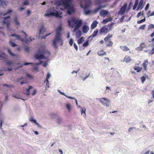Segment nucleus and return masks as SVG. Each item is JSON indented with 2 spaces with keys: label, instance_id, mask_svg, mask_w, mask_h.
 <instances>
[{
  "label": "nucleus",
  "instance_id": "1",
  "mask_svg": "<svg viewBox=\"0 0 154 154\" xmlns=\"http://www.w3.org/2000/svg\"><path fill=\"white\" fill-rule=\"evenodd\" d=\"M61 28L60 27L56 31V35L52 42V45L55 49L57 48V44L59 42H62V45L63 44L62 38H61Z\"/></svg>",
  "mask_w": 154,
  "mask_h": 154
},
{
  "label": "nucleus",
  "instance_id": "2",
  "mask_svg": "<svg viewBox=\"0 0 154 154\" xmlns=\"http://www.w3.org/2000/svg\"><path fill=\"white\" fill-rule=\"evenodd\" d=\"M68 22L69 26L72 27H73L74 24H75L74 27L75 30L79 29L82 24V21L81 20H77L73 18H72L71 20H68Z\"/></svg>",
  "mask_w": 154,
  "mask_h": 154
},
{
  "label": "nucleus",
  "instance_id": "3",
  "mask_svg": "<svg viewBox=\"0 0 154 154\" xmlns=\"http://www.w3.org/2000/svg\"><path fill=\"white\" fill-rule=\"evenodd\" d=\"M47 50H45L44 48L42 47L39 49L38 51V53H40L42 54L39 55L38 54L35 55V57L38 59H43L45 58V57L43 55L46 53Z\"/></svg>",
  "mask_w": 154,
  "mask_h": 154
},
{
  "label": "nucleus",
  "instance_id": "4",
  "mask_svg": "<svg viewBox=\"0 0 154 154\" xmlns=\"http://www.w3.org/2000/svg\"><path fill=\"white\" fill-rule=\"evenodd\" d=\"M72 1V0H61L58 2V4L63 6L65 8H66L70 7V4Z\"/></svg>",
  "mask_w": 154,
  "mask_h": 154
},
{
  "label": "nucleus",
  "instance_id": "5",
  "mask_svg": "<svg viewBox=\"0 0 154 154\" xmlns=\"http://www.w3.org/2000/svg\"><path fill=\"white\" fill-rule=\"evenodd\" d=\"M113 36L112 35L108 34L107 36L104 38L105 42L106 43V46L108 47H111L113 45V42L110 41V39Z\"/></svg>",
  "mask_w": 154,
  "mask_h": 154
},
{
  "label": "nucleus",
  "instance_id": "6",
  "mask_svg": "<svg viewBox=\"0 0 154 154\" xmlns=\"http://www.w3.org/2000/svg\"><path fill=\"white\" fill-rule=\"evenodd\" d=\"M111 30V29L109 28L108 29V27L106 26H104L100 28L99 30L100 34H103L104 35L106 34L109 31Z\"/></svg>",
  "mask_w": 154,
  "mask_h": 154
},
{
  "label": "nucleus",
  "instance_id": "7",
  "mask_svg": "<svg viewBox=\"0 0 154 154\" xmlns=\"http://www.w3.org/2000/svg\"><path fill=\"white\" fill-rule=\"evenodd\" d=\"M4 20L2 21V24H6L7 27L9 26L11 22V17L10 16L7 17H4Z\"/></svg>",
  "mask_w": 154,
  "mask_h": 154
},
{
  "label": "nucleus",
  "instance_id": "8",
  "mask_svg": "<svg viewBox=\"0 0 154 154\" xmlns=\"http://www.w3.org/2000/svg\"><path fill=\"white\" fill-rule=\"evenodd\" d=\"M45 16H55L57 17H62L61 16H60V14L58 11H56L55 12H51L50 13L46 14H45Z\"/></svg>",
  "mask_w": 154,
  "mask_h": 154
},
{
  "label": "nucleus",
  "instance_id": "9",
  "mask_svg": "<svg viewBox=\"0 0 154 154\" xmlns=\"http://www.w3.org/2000/svg\"><path fill=\"white\" fill-rule=\"evenodd\" d=\"M100 102L103 105H105L107 106H109L108 103L110 101L108 99L104 98H102L100 99Z\"/></svg>",
  "mask_w": 154,
  "mask_h": 154
},
{
  "label": "nucleus",
  "instance_id": "10",
  "mask_svg": "<svg viewBox=\"0 0 154 154\" xmlns=\"http://www.w3.org/2000/svg\"><path fill=\"white\" fill-rule=\"evenodd\" d=\"M127 4H125L121 8L119 11V13L121 15L123 14L125 12L127 7Z\"/></svg>",
  "mask_w": 154,
  "mask_h": 154
},
{
  "label": "nucleus",
  "instance_id": "11",
  "mask_svg": "<svg viewBox=\"0 0 154 154\" xmlns=\"http://www.w3.org/2000/svg\"><path fill=\"white\" fill-rule=\"evenodd\" d=\"M11 36H15V37L17 39L20 40L22 42H23L24 41L27 43L28 42V40L27 39L26 37H25V40H24L23 39H21V37L19 35H16V34H12Z\"/></svg>",
  "mask_w": 154,
  "mask_h": 154
},
{
  "label": "nucleus",
  "instance_id": "12",
  "mask_svg": "<svg viewBox=\"0 0 154 154\" xmlns=\"http://www.w3.org/2000/svg\"><path fill=\"white\" fill-rule=\"evenodd\" d=\"M143 0H141L139 3V4L137 8V10L138 11L139 9H142L144 7L143 4Z\"/></svg>",
  "mask_w": 154,
  "mask_h": 154
},
{
  "label": "nucleus",
  "instance_id": "13",
  "mask_svg": "<svg viewBox=\"0 0 154 154\" xmlns=\"http://www.w3.org/2000/svg\"><path fill=\"white\" fill-rule=\"evenodd\" d=\"M148 63V60H145L143 62L142 66L143 67L144 70L145 71L147 70V66Z\"/></svg>",
  "mask_w": 154,
  "mask_h": 154
},
{
  "label": "nucleus",
  "instance_id": "14",
  "mask_svg": "<svg viewBox=\"0 0 154 154\" xmlns=\"http://www.w3.org/2000/svg\"><path fill=\"white\" fill-rule=\"evenodd\" d=\"M109 13L108 11L105 10H102L100 12V15L103 17H104Z\"/></svg>",
  "mask_w": 154,
  "mask_h": 154
},
{
  "label": "nucleus",
  "instance_id": "15",
  "mask_svg": "<svg viewBox=\"0 0 154 154\" xmlns=\"http://www.w3.org/2000/svg\"><path fill=\"white\" fill-rule=\"evenodd\" d=\"M89 29V27L87 25H84L82 27V30L83 32L84 33H86L88 31Z\"/></svg>",
  "mask_w": 154,
  "mask_h": 154
},
{
  "label": "nucleus",
  "instance_id": "16",
  "mask_svg": "<svg viewBox=\"0 0 154 154\" xmlns=\"http://www.w3.org/2000/svg\"><path fill=\"white\" fill-rule=\"evenodd\" d=\"M98 23V22L96 21V20H94L92 23L91 24V29H94L95 28H96L97 26V25Z\"/></svg>",
  "mask_w": 154,
  "mask_h": 154
},
{
  "label": "nucleus",
  "instance_id": "17",
  "mask_svg": "<svg viewBox=\"0 0 154 154\" xmlns=\"http://www.w3.org/2000/svg\"><path fill=\"white\" fill-rule=\"evenodd\" d=\"M97 53L98 55L100 56H103L106 55V52L102 50L98 51Z\"/></svg>",
  "mask_w": 154,
  "mask_h": 154
},
{
  "label": "nucleus",
  "instance_id": "18",
  "mask_svg": "<svg viewBox=\"0 0 154 154\" xmlns=\"http://www.w3.org/2000/svg\"><path fill=\"white\" fill-rule=\"evenodd\" d=\"M131 60V59L130 57L125 56L123 59V61L125 62L126 63H128L130 62Z\"/></svg>",
  "mask_w": 154,
  "mask_h": 154
},
{
  "label": "nucleus",
  "instance_id": "19",
  "mask_svg": "<svg viewBox=\"0 0 154 154\" xmlns=\"http://www.w3.org/2000/svg\"><path fill=\"white\" fill-rule=\"evenodd\" d=\"M0 57L6 59L8 58V56L7 55L5 54V53L3 52H0Z\"/></svg>",
  "mask_w": 154,
  "mask_h": 154
},
{
  "label": "nucleus",
  "instance_id": "20",
  "mask_svg": "<svg viewBox=\"0 0 154 154\" xmlns=\"http://www.w3.org/2000/svg\"><path fill=\"white\" fill-rule=\"evenodd\" d=\"M112 20V18L111 17H109L105 19H104L103 20V23L104 24H106L109 22L111 21Z\"/></svg>",
  "mask_w": 154,
  "mask_h": 154
},
{
  "label": "nucleus",
  "instance_id": "21",
  "mask_svg": "<svg viewBox=\"0 0 154 154\" xmlns=\"http://www.w3.org/2000/svg\"><path fill=\"white\" fill-rule=\"evenodd\" d=\"M46 32V29L44 28V27L42 26L41 27L39 30V35H41L42 34H44V32Z\"/></svg>",
  "mask_w": 154,
  "mask_h": 154
},
{
  "label": "nucleus",
  "instance_id": "22",
  "mask_svg": "<svg viewBox=\"0 0 154 154\" xmlns=\"http://www.w3.org/2000/svg\"><path fill=\"white\" fill-rule=\"evenodd\" d=\"M0 5H2L3 8H5L7 6V5L5 2L2 0H0Z\"/></svg>",
  "mask_w": 154,
  "mask_h": 154
},
{
  "label": "nucleus",
  "instance_id": "23",
  "mask_svg": "<svg viewBox=\"0 0 154 154\" xmlns=\"http://www.w3.org/2000/svg\"><path fill=\"white\" fill-rule=\"evenodd\" d=\"M120 47L123 51H127L130 50V49L126 46H120Z\"/></svg>",
  "mask_w": 154,
  "mask_h": 154
},
{
  "label": "nucleus",
  "instance_id": "24",
  "mask_svg": "<svg viewBox=\"0 0 154 154\" xmlns=\"http://www.w3.org/2000/svg\"><path fill=\"white\" fill-rule=\"evenodd\" d=\"M82 35L81 31L79 30L76 33L75 36L77 38H79Z\"/></svg>",
  "mask_w": 154,
  "mask_h": 154
},
{
  "label": "nucleus",
  "instance_id": "25",
  "mask_svg": "<svg viewBox=\"0 0 154 154\" xmlns=\"http://www.w3.org/2000/svg\"><path fill=\"white\" fill-rule=\"evenodd\" d=\"M98 32V30L97 29L95 30L92 34L91 35V37H94L96 36L97 34V33Z\"/></svg>",
  "mask_w": 154,
  "mask_h": 154
},
{
  "label": "nucleus",
  "instance_id": "26",
  "mask_svg": "<svg viewBox=\"0 0 154 154\" xmlns=\"http://www.w3.org/2000/svg\"><path fill=\"white\" fill-rule=\"evenodd\" d=\"M134 69L136 70L137 72H139L141 71L142 68L140 66H135L134 67Z\"/></svg>",
  "mask_w": 154,
  "mask_h": 154
},
{
  "label": "nucleus",
  "instance_id": "27",
  "mask_svg": "<svg viewBox=\"0 0 154 154\" xmlns=\"http://www.w3.org/2000/svg\"><path fill=\"white\" fill-rule=\"evenodd\" d=\"M139 0H135L134 4L133 7V10H135L136 9V8H137V6L138 5Z\"/></svg>",
  "mask_w": 154,
  "mask_h": 154
},
{
  "label": "nucleus",
  "instance_id": "28",
  "mask_svg": "<svg viewBox=\"0 0 154 154\" xmlns=\"http://www.w3.org/2000/svg\"><path fill=\"white\" fill-rule=\"evenodd\" d=\"M32 88V87L31 86H29V88L27 89H26L27 92L26 93V94L27 95H29L30 94V90Z\"/></svg>",
  "mask_w": 154,
  "mask_h": 154
},
{
  "label": "nucleus",
  "instance_id": "29",
  "mask_svg": "<svg viewBox=\"0 0 154 154\" xmlns=\"http://www.w3.org/2000/svg\"><path fill=\"white\" fill-rule=\"evenodd\" d=\"M81 113H82V115L83 113H84V116H85V111H86V108L84 107L83 108H82V107H81Z\"/></svg>",
  "mask_w": 154,
  "mask_h": 154
},
{
  "label": "nucleus",
  "instance_id": "30",
  "mask_svg": "<svg viewBox=\"0 0 154 154\" xmlns=\"http://www.w3.org/2000/svg\"><path fill=\"white\" fill-rule=\"evenodd\" d=\"M84 41V38L82 37L78 40V43L79 44H80L81 43L83 42Z\"/></svg>",
  "mask_w": 154,
  "mask_h": 154
},
{
  "label": "nucleus",
  "instance_id": "31",
  "mask_svg": "<svg viewBox=\"0 0 154 154\" xmlns=\"http://www.w3.org/2000/svg\"><path fill=\"white\" fill-rule=\"evenodd\" d=\"M9 43L11 46L13 47H14L17 45L15 44L12 42L11 40L10 41Z\"/></svg>",
  "mask_w": 154,
  "mask_h": 154
},
{
  "label": "nucleus",
  "instance_id": "32",
  "mask_svg": "<svg viewBox=\"0 0 154 154\" xmlns=\"http://www.w3.org/2000/svg\"><path fill=\"white\" fill-rule=\"evenodd\" d=\"M8 52L9 54L11 56H14L16 55V54H14L11 51L10 49L9 48L8 49Z\"/></svg>",
  "mask_w": 154,
  "mask_h": 154
},
{
  "label": "nucleus",
  "instance_id": "33",
  "mask_svg": "<svg viewBox=\"0 0 154 154\" xmlns=\"http://www.w3.org/2000/svg\"><path fill=\"white\" fill-rule=\"evenodd\" d=\"M146 20L145 18H144L140 20H138L137 21V23L138 24L141 23H142L144 22Z\"/></svg>",
  "mask_w": 154,
  "mask_h": 154
},
{
  "label": "nucleus",
  "instance_id": "34",
  "mask_svg": "<svg viewBox=\"0 0 154 154\" xmlns=\"http://www.w3.org/2000/svg\"><path fill=\"white\" fill-rule=\"evenodd\" d=\"M69 8V10H70L71 11V12H72V13H73V12H74V9L72 7H71L70 5V7H68L67 8Z\"/></svg>",
  "mask_w": 154,
  "mask_h": 154
},
{
  "label": "nucleus",
  "instance_id": "35",
  "mask_svg": "<svg viewBox=\"0 0 154 154\" xmlns=\"http://www.w3.org/2000/svg\"><path fill=\"white\" fill-rule=\"evenodd\" d=\"M66 107L68 110L69 111H70L71 107L70 105L69 104H67L66 105Z\"/></svg>",
  "mask_w": 154,
  "mask_h": 154
},
{
  "label": "nucleus",
  "instance_id": "36",
  "mask_svg": "<svg viewBox=\"0 0 154 154\" xmlns=\"http://www.w3.org/2000/svg\"><path fill=\"white\" fill-rule=\"evenodd\" d=\"M12 12V11L11 10H10V9L8 10L7 12L5 13V14H3V15L5 16V15H7V14L11 13Z\"/></svg>",
  "mask_w": 154,
  "mask_h": 154
},
{
  "label": "nucleus",
  "instance_id": "37",
  "mask_svg": "<svg viewBox=\"0 0 154 154\" xmlns=\"http://www.w3.org/2000/svg\"><path fill=\"white\" fill-rule=\"evenodd\" d=\"M88 45V41H87L86 42H84L83 44L82 45L83 47H85L87 46Z\"/></svg>",
  "mask_w": 154,
  "mask_h": 154
},
{
  "label": "nucleus",
  "instance_id": "38",
  "mask_svg": "<svg viewBox=\"0 0 154 154\" xmlns=\"http://www.w3.org/2000/svg\"><path fill=\"white\" fill-rule=\"evenodd\" d=\"M51 76V75L49 73H48L47 75V77L46 79V81H47V82L48 83H49V82L48 81V79H49L50 76Z\"/></svg>",
  "mask_w": 154,
  "mask_h": 154
},
{
  "label": "nucleus",
  "instance_id": "39",
  "mask_svg": "<svg viewBox=\"0 0 154 154\" xmlns=\"http://www.w3.org/2000/svg\"><path fill=\"white\" fill-rule=\"evenodd\" d=\"M141 81L142 83H143L146 80V78L145 76H143L141 78Z\"/></svg>",
  "mask_w": 154,
  "mask_h": 154
},
{
  "label": "nucleus",
  "instance_id": "40",
  "mask_svg": "<svg viewBox=\"0 0 154 154\" xmlns=\"http://www.w3.org/2000/svg\"><path fill=\"white\" fill-rule=\"evenodd\" d=\"M73 40L72 38H71L69 41V45L71 46H72L73 44Z\"/></svg>",
  "mask_w": 154,
  "mask_h": 154
},
{
  "label": "nucleus",
  "instance_id": "41",
  "mask_svg": "<svg viewBox=\"0 0 154 154\" xmlns=\"http://www.w3.org/2000/svg\"><path fill=\"white\" fill-rule=\"evenodd\" d=\"M26 77H27V78H29L30 79H33V76H32V75H30L29 74H27L26 75Z\"/></svg>",
  "mask_w": 154,
  "mask_h": 154
},
{
  "label": "nucleus",
  "instance_id": "42",
  "mask_svg": "<svg viewBox=\"0 0 154 154\" xmlns=\"http://www.w3.org/2000/svg\"><path fill=\"white\" fill-rule=\"evenodd\" d=\"M149 29H152L154 28V25L153 24H150L148 27Z\"/></svg>",
  "mask_w": 154,
  "mask_h": 154
},
{
  "label": "nucleus",
  "instance_id": "43",
  "mask_svg": "<svg viewBox=\"0 0 154 154\" xmlns=\"http://www.w3.org/2000/svg\"><path fill=\"white\" fill-rule=\"evenodd\" d=\"M61 119L60 118H58L57 119V122L58 123H60L61 121Z\"/></svg>",
  "mask_w": 154,
  "mask_h": 154
},
{
  "label": "nucleus",
  "instance_id": "44",
  "mask_svg": "<svg viewBox=\"0 0 154 154\" xmlns=\"http://www.w3.org/2000/svg\"><path fill=\"white\" fill-rule=\"evenodd\" d=\"M149 3H148L146 5L145 8V10L146 11H147V10L148 9V8L149 7Z\"/></svg>",
  "mask_w": 154,
  "mask_h": 154
},
{
  "label": "nucleus",
  "instance_id": "45",
  "mask_svg": "<svg viewBox=\"0 0 154 154\" xmlns=\"http://www.w3.org/2000/svg\"><path fill=\"white\" fill-rule=\"evenodd\" d=\"M51 117L53 118H55L57 117V115L54 113H52L51 114Z\"/></svg>",
  "mask_w": 154,
  "mask_h": 154
},
{
  "label": "nucleus",
  "instance_id": "46",
  "mask_svg": "<svg viewBox=\"0 0 154 154\" xmlns=\"http://www.w3.org/2000/svg\"><path fill=\"white\" fill-rule=\"evenodd\" d=\"M29 121L30 122H33L35 124L36 123V121L35 120H34V119H33L32 118H31L30 119Z\"/></svg>",
  "mask_w": 154,
  "mask_h": 154
},
{
  "label": "nucleus",
  "instance_id": "47",
  "mask_svg": "<svg viewBox=\"0 0 154 154\" xmlns=\"http://www.w3.org/2000/svg\"><path fill=\"white\" fill-rule=\"evenodd\" d=\"M145 27V25H143L141 26L140 27L139 29H141L143 30L144 29Z\"/></svg>",
  "mask_w": 154,
  "mask_h": 154
},
{
  "label": "nucleus",
  "instance_id": "48",
  "mask_svg": "<svg viewBox=\"0 0 154 154\" xmlns=\"http://www.w3.org/2000/svg\"><path fill=\"white\" fill-rule=\"evenodd\" d=\"M23 5H29V2L27 0L24 1L23 3Z\"/></svg>",
  "mask_w": 154,
  "mask_h": 154
},
{
  "label": "nucleus",
  "instance_id": "49",
  "mask_svg": "<svg viewBox=\"0 0 154 154\" xmlns=\"http://www.w3.org/2000/svg\"><path fill=\"white\" fill-rule=\"evenodd\" d=\"M100 2L102 3H105L107 2L108 1H110L111 0H100Z\"/></svg>",
  "mask_w": 154,
  "mask_h": 154
},
{
  "label": "nucleus",
  "instance_id": "50",
  "mask_svg": "<svg viewBox=\"0 0 154 154\" xmlns=\"http://www.w3.org/2000/svg\"><path fill=\"white\" fill-rule=\"evenodd\" d=\"M15 24L16 25H18L19 24V23L18 21L17 20V18H16L15 19Z\"/></svg>",
  "mask_w": 154,
  "mask_h": 154
},
{
  "label": "nucleus",
  "instance_id": "51",
  "mask_svg": "<svg viewBox=\"0 0 154 154\" xmlns=\"http://www.w3.org/2000/svg\"><path fill=\"white\" fill-rule=\"evenodd\" d=\"M90 10L86 11L85 10V14L86 15L89 14L90 13Z\"/></svg>",
  "mask_w": 154,
  "mask_h": 154
},
{
  "label": "nucleus",
  "instance_id": "52",
  "mask_svg": "<svg viewBox=\"0 0 154 154\" xmlns=\"http://www.w3.org/2000/svg\"><path fill=\"white\" fill-rule=\"evenodd\" d=\"M74 47L75 48V49L76 51H77L78 50V46H77V45H76V44L75 43H74Z\"/></svg>",
  "mask_w": 154,
  "mask_h": 154
},
{
  "label": "nucleus",
  "instance_id": "53",
  "mask_svg": "<svg viewBox=\"0 0 154 154\" xmlns=\"http://www.w3.org/2000/svg\"><path fill=\"white\" fill-rule=\"evenodd\" d=\"M114 23H112L110 24H109L108 25L109 26V28H110L112 29V27L113 26Z\"/></svg>",
  "mask_w": 154,
  "mask_h": 154
},
{
  "label": "nucleus",
  "instance_id": "54",
  "mask_svg": "<svg viewBox=\"0 0 154 154\" xmlns=\"http://www.w3.org/2000/svg\"><path fill=\"white\" fill-rule=\"evenodd\" d=\"M25 51L26 52H28L29 51V48L27 47H26L25 48Z\"/></svg>",
  "mask_w": 154,
  "mask_h": 154
},
{
  "label": "nucleus",
  "instance_id": "55",
  "mask_svg": "<svg viewBox=\"0 0 154 154\" xmlns=\"http://www.w3.org/2000/svg\"><path fill=\"white\" fill-rule=\"evenodd\" d=\"M33 69L35 71H38V68L37 66H34L33 67Z\"/></svg>",
  "mask_w": 154,
  "mask_h": 154
},
{
  "label": "nucleus",
  "instance_id": "56",
  "mask_svg": "<svg viewBox=\"0 0 154 154\" xmlns=\"http://www.w3.org/2000/svg\"><path fill=\"white\" fill-rule=\"evenodd\" d=\"M12 97H14L15 98H18V99H21V98H20L19 96H16V95L14 94L12 95Z\"/></svg>",
  "mask_w": 154,
  "mask_h": 154
},
{
  "label": "nucleus",
  "instance_id": "57",
  "mask_svg": "<svg viewBox=\"0 0 154 154\" xmlns=\"http://www.w3.org/2000/svg\"><path fill=\"white\" fill-rule=\"evenodd\" d=\"M51 33L49 34H47L45 35V36H43L42 37V38L44 39H45L46 38V37L48 35H49Z\"/></svg>",
  "mask_w": 154,
  "mask_h": 154
},
{
  "label": "nucleus",
  "instance_id": "58",
  "mask_svg": "<svg viewBox=\"0 0 154 154\" xmlns=\"http://www.w3.org/2000/svg\"><path fill=\"white\" fill-rule=\"evenodd\" d=\"M79 69H79L78 70L73 71L71 73L72 74H73L74 73H77L79 71Z\"/></svg>",
  "mask_w": 154,
  "mask_h": 154
},
{
  "label": "nucleus",
  "instance_id": "59",
  "mask_svg": "<svg viewBox=\"0 0 154 154\" xmlns=\"http://www.w3.org/2000/svg\"><path fill=\"white\" fill-rule=\"evenodd\" d=\"M141 12H139L137 14V17H138V18L141 15Z\"/></svg>",
  "mask_w": 154,
  "mask_h": 154
},
{
  "label": "nucleus",
  "instance_id": "60",
  "mask_svg": "<svg viewBox=\"0 0 154 154\" xmlns=\"http://www.w3.org/2000/svg\"><path fill=\"white\" fill-rule=\"evenodd\" d=\"M102 7L101 6H99L96 9V11H99L100 8H101Z\"/></svg>",
  "mask_w": 154,
  "mask_h": 154
},
{
  "label": "nucleus",
  "instance_id": "61",
  "mask_svg": "<svg viewBox=\"0 0 154 154\" xmlns=\"http://www.w3.org/2000/svg\"><path fill=\"white\" fill-rule=\"evenodd\" d=\"M151 94L152 95V97L151 98L152 99H154V91L152 90L151 92Z\"/></svg>",
  "mask_w": 154,
  "mask_h": 154
},
{
  "label": "nucleus",
  "instance_id": "62",
  "mask_svg": "<svg viewBox=\"0 0 154 154\" xmlns=\"http://www.w3.org/2000/svg\"><path fill=\"white\" fill-rule=\"evenodd\" d=\"M6 63L8 65H10L12 64V63L11 62L8 61Z\"/></svg>",
  "mask_w": 154,
  "mask_h": 154
},
{
  "label": "nucleus",
  "instance_id": "63",
  "mask_svg": "<svg viewBox=\"0 0 154 154\" xmlns=\"http://www.w3.org/2000/svg\"><path fill=\"white\" fill-rule=\"evenodd\" d=\"M36 91L35 89L33 91V92L32 94V95H35V94L36 93Z\"/></svg>",
  "mask_w": 154,
  "mask_h": 154
},
{
  "label": "nucleus",
  "instance_id": "64",
  "mask_svg": "<svg viewBox=\"0 0 154 154\" xmlns=\"http://www.w3.org/2000/svg\"><path fill=\"white\" fill-rule=\"evenodd\" d=\"M154 15V11H153L148 16V17L149 16H153Z\"/></svg>",
  "mask_w": 154,
  "mask_h": 154
}]
</instances>
